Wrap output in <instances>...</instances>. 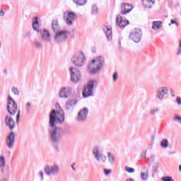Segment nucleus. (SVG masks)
Wrapping results in <instances>:
<instances>
[{
  "label": "nucleus",
  "mask_w": 181,
  "mask_h": 181,
  "mask_svg": "<svg viewBox=\"0 0 181 181\" xmlns=\"http://www.w3.org/2000/svg\"><path fill=\"white\" fill-rule=\"evenodd\" d=\"M57 110H52L49 115V142L57 152H60L59 145L60 140L63 138V129L57 127V124H63L66 119L64 117V110L60 107V104L57 103L55 105Z\"/></svg>",
  "instance_id": "obj_1"
},
{
  "label": "nucleus",
  "mask_w": 181,
  "mask_h": 181,
  "mask_svg": "<svg viewBox=\"0 0 181 181\" xmlns=\"http://www.w3.org/2000/svg\"><path fill=\"white\" fill-rule=\"evenodd\" d=\"M95 86H97V81L95 79H90L88 81L82 91L83 98H88V97L94 95L93 90L95 88Z\"/></svg>",
  "instance_id": "obj_2"
},
{
  "label": "nucleus",
  "mask_w": 181,
  "mask_h": 181,
  "mask_svg": "<svg viewBox=\"0 0 181 181\" xmlns=\"http://www.w3.org/2000/svg\"><path fill=\"white\" fill-rule=\"evenodd\" d=\"M69 35H70V31L66 30H59L55 33L54 36V42L57 45H62L66 42L69 39Z\"/></svg>",
  "instance_id": "obj_3"
},
{
  "label": "nucleus",
  "mask_w": 181,
  "mask_h": 181,
  "mask_svg": "<svg viewBox=\"0 0 181 181\" xmlns=\"http://www.w3.org/2000/svg\"><path fill=\"white\" fill-rule=\"evenodd\" d=\"M76 67H83L86 64V56L83 51L76 53L71 59Z\"/></svg>",
  "instance_id": "obj_4"
},
{
  "label": "nucleus",
  "mask_w": 181,
  "mask_h": 181,
  "mask_svg": "<svg viewBox=\"0 0 181 181\" xmlns=\"http://www.w3.org/2000/svg\"><path fill=\"white\" fill-rule=\"evenodd\" d=\"M104 63H105V59L104 57L99 56L96 57V68H90V65L88 66V71L91 74H97V73L100 72V70L104 67Z\"/></svg>",
  "instance_id": "obj_5"
},
{
  "label": "nucleus",
  "mask_w": 181,
  "mask_h": 181,
  "mask_svg": "<svg viewBox=\"0 0 181 181\" xmlns=\"http://www.w3.org/2000/svg\"><path fill=\"white\" fill-rule=\"evenodd\" d=\"M44 172L47 176H57L59 172H60V168L59 167V164L54 163L52 165L46 164L44 168Z\"/></svg>",
  "instance_id": "obj_6"
},
{
  "label": "nucleus",
  "mask_w": 181,
  "mask_h": 181,
  "mask_svg": "<svg viewBox=\"0 0 181 181\" xmlns=\"http://www.w3.org/2000/svg\"><path fill=\"white\" fill-rule=\"evenodd\" d=\"M7 112L10 115H15L16 112H18V104L11 95L8 96V101H7Z\"/></svg>",
  "instance_id": "obj_7"
},
{
  "label": "nucleus",
  "mask_w": 181,
  "mask_h": 181,
  "mask_svg": "<svg viewBox=\"0 0 181 181\" xmlns=\"http://www.w3.org/2000/svg\"><path fill=\"white\" fill-rule=\"evenodd\" d=\"M69 73L71 74V81L73 83L80 81V79L81 78V73L80 72V70H78L77 68L71 66L69 68Z\"/></svg>",
  "instance_id": "obj_8"
},
{
  "label": "nucleus",
  "mask_w": 181,
  "mask_h": 181,
  "mask_svg": "<svg viewBox=\"0 0 181 181\" xmlns=\"http://www.w3.org/2000/svg\"><path fill=\"white\" fill-rule=\"evenodd\" d=\"M78 103V99L77 98L69 99L65 103V106H64L65 111H66L67 112H73V111H74V107L77 105Z\"/></svg>",
  "instance_id": "obj_9"
},
{
  "label": "nucleus",
  "mask_w": 181,
  "mask_h": 181,
  "mask_svg": "<svg viewBox=\"0 0 181 181\" xmlns=\"http://www.w3.org/2000/svg\"><path fill=\"white\" fill-rule=\"evenodd\" d=\"M129 39L134 43H139L142 39V30L136 28L134 32L130 33Z\"/></svg>",
  "instance_id": "obj_10"
},
{
  "label": "nucleus",
  "mask_w": 181,
  "mask_h": 181,
  "mask_svg": "<svg viewBox=\"0 0 181 181\" xmlns=\"http://www.w3.org/2000/svg\"><path fill=\"white\" fill-rule=\"evenodd\" d=\"M121 15L122 14H119L116 16V23L119 28L124 29V28L129 25V21L127 20V18L122 17Z\"/></svg>",
  "instance_id": "obj_11"
},
{
  "label": "nucleus",
  "mask_w": 181,
  "mask_h": 181,
  "mask_svg": "<svg viewBox=\"0 0 181 181\" xmlns=\"http://www.w3.org/2000/svg\"><path fill=\"white\" fill-rule=\"evenodd\" d=\"M87 117H88V108L83 107L78 112L77 121L78 122H84L87 119Z\"/></svg>",
  "instance_id": "obj_12"
},
{
  "label": "nucleus",
  "mask_w": 181,
  "mask_h": 181,
  "mask_svg": "<svg viewBox=\"0 0 181 181\" xmlns=\"http://www.w3.org/2000/svg\"><path fill=\"white\" fill-rule=\"evenodd\" d=\"M6 145L8 149L15 146V132H11L6 138Z\"/></svg>",
  "instance_id": "obj_13"
},
{
  "label": "nucleus",
  "mask_w": 181,
  "mask_h": 181,
  "mask_svg": "<svg viewBox=\"0 0 181 181\" xmlns=\"http://www.w3.org/2000/svg\"><path fill=\"white\" fill-rule=\"evenodd\" d=\"M40 32H37V33H40V37L42 40H45L46 42H50L52 40L50 32L47 29L44 28L42 30L39 29Z\"/></svg>",
  "instance_id": "obj_14"
},
{
  "label": "nucleus",
  "mask_w": 181,
  "mask_h": 181,
  "mask_svg": "<svg viewBox=\"0 0 181 181\" xmlns=\"http://www.w3.org/2000/svg\"><path fill=\"white\" fill-rule=\"evenodd\" d=\"M71 87H64L59 91L60 98H69L71 95Z\"/></svg>",
  "instance_id": "obj_15"
},
{
  "label": "nucleus",
  "mask_w": 181,
  "mask_h": 181,
  "mask_svg": "<svg viewBox=\"0 0 181 181\" xmlns=\"http://www.w3.org/2000/svg\"><path fill=\"white\" fill-rule=\"evenodd\" d=\"M132 9H134V7H132L131 4L123 3L121 6L120 15H127V13H129Z\"/></svg>",
  "instance_id": "obj_16"
},
{
  "label": "nucleus",
  "mask_w": 181,
  "mask_h": 181,
  "mask_svg": "<svg viewBox=\"0 0 181 181\" xmlns=\"http://www.w3.org/2000/svg\"><path fill=\"white\" fill-rule=\"evenodd\" d=\"M168 93H169V90H168L167 87L159 88L158 90L157 91L156 97L158 98V100H162Z\"/></svg>",
  "instance_id": "obj_17"
},
{
  "label": "nucleus",
  "mask_w": 181,
  "mask_h": 181,
  "mask_svg": "<svg viewBox=\"0 0 181 181\" xmlns=\"http://www.w3.org/2000/svg\"><path fill=\"white\" fill-rule=\"evenodd\" d=\"M5 123L6 127H8L10 131H13L15 129V120L9 115H6Z\"/></svg>",
  "instance_id": "obj_18"
},
{
  "label": "nucleus",
  "mask_w": 181,
  "mask_h": 181,
  "mask_svg": "<svg viewBox=\"0 0 181 181\" xmlns=\"http://www.w3.org/2000/svg\"><path fill=\"white\" fill-rule=\"evenodd\" d=\"M92 153L95 159L98 162H100V160H101L102 154L100 153V148H98V146L93 147L92 150Z\"/></svg>",
  "instance_id": "obj_19"
},
{
  "label": "nucleus",
  "mask_w": 181,
  "mask_h": 181,
  "mask_svg": "<svg viewBox=\"0 0 181 181\" xmlns=\"http://www.w3.org/2000/svg\"><path fill=\"white\" fill-rule=\"evenodd\" d=\"M103 32H105V35L108 40V42H111L112 40V30L111 28L107 26H105L103 28Z\"/></svg>",
  "instance_id": "obj_20"
},
{
  "label": "nucleus",
  "mask_w": 181,
  "mask_h": 181,
  "mask_svg": "<svg viewBox=\"0 0 181 181\" xmlns=\"http://www.w3.org/2000/svg\"><path fill=\"white\" fill-rule=\"evenodd\" d=\"M33 29L35 30V32H40L39 31V18L37 16H35L33 19Z\"/></svg>",
  "instance_id": "obj_21"
},
{
  "label": "nucleus",
  "mask_w": 181,
  "mask_h": 181,
  "mask_svg": "<svg viewBox=\"0 0 181 181\" xmlns=\"http://www.w3.org/2000/svg\"><path fill=\"white\" fill-rule=\"evenodd\" d=\"M141 2L144 8H148L149 9H151L152 5L155 4V1L153 0H141Z\"/></svg>",
  "instance_id": "obj_22"
},
{
  "label": "nucleus",
  "mask_w": 181,
  "mask_h": 181,
  "mask_svg": "<svg viewBox=\"0 0 181 181\" xmlns=\"http://www.w3.org/2000/svg\"><path fill=\"white\" fill-rule=\"evenodd\" d=\"M52 29L54 33H57L60 30V25H59V21L57 20L52 21Z\"/></svg>",
  "instance_id": "obj_23"
},
{
  "label": "nucleus",
  "mask_w": 181,
  "mask_h": 181,
  "mask_svg": "<svg viewBox=\"0 0 181 181\" xmlns=\"http://www.w3.org/2000/svg\"><path fill=\"white\" fill-rule=\"evenodd\" d=\"M33 46L37 49H43V43L38 39L34 40Z\"/></svg>",
  "instance_id": "obj_24"
},
{
  "label": "nucleus",
  "mask_w": 181,
  "mask_h": 181,
  "mask_svg": "<svg viewBox=\"0 0 181 181\" xmlns=\"http://www.w3.org/2000/svg\"><path fill=\"white\" fill-rule=\"evenodd\" d=\"M142 180H148V168H144L141 171Z\"/></svg>",
  "instance_id": "obj_25"
},
{
  "label": "nucleus",
  "mask_w": 181,
  "mask_h": 181,
  "mask_svg": "<svg viewBox=\"0 0 181 181\" xmlns=\"http://www.w3.org/2000/svg\"><path fill=\"white\" fill-rule=\"evenodd\" d=\"M64 19L66 23V25H68V26H71V25H73L74 20L73 18H70L69 17L66 16V13H64Z\"/></svg>",
  "instance_id": "obj_26"
},
{
  "label": "nucleus",
  "mask_w": 181,
  "mask_h": 181,
  "mask_svg": "<svg viewBox=\"0 0 181 181\" xmlns=\"http://www.w3.org/2000/svg\"><path fill=\"white\" fill-rule=\"evenodd\" d=\"M107 158H108V161L110 162V163H111V165H112L114 162H115V157L114 156V154H112V153L108 152Z\"/></svg>",
  "instance_id": "obj_27"
},
{
  "label": "nucleus",
  "mask_w": 181,
  "mask_h": 181,
  "mask_svg": "<svg viewBox=\"0 0 181 181\" xmlns=\"http://www.w3.org/2000/svg\"><path fill=\"white\" fill-rule=\"evenodd\" d=\"M162 26V21H153L152 29H160Z\"/></svg>",
  "instance_id": "obj_28"
},
{
  "label": "nucleus",
  "mask_w": 181,
  "mask_h": 181,
  "mask_svg": "<svg viewBox=\"0 0 181 181\" xmlns=\"http://www.w3.org/2000/svg\"><path fill=\"white\" fill-rule=\"evenodd\" d=\"M160 146L161 148H166L169 146V141H168V139H163L160 141Z\"/></svg>",
  "instance_id": "obj_29"
},
{
  "label": "nucleus",
  "mask_w": 181,
  "mask_h": 181,
  "mask_svg": "<svg viewBox=\"0 0 181 181\" xmlns=\"http://www.w3.org/2000/svg\"><path fill=\"white\" fill-rule=\"evenodd\" d=\"M74 4L79 6H83L87 3V0H74Z\"/></svg>",
  "instance_id": "obj_30"
},
{
  "label": "nucleus",
  "mask_w": 181,
  "mask_h": 181,
  "mask_svg": "<svg viewBox=\"0 0 181 181\" xmlns=\"http://www.w3.org/2000/svg\"><path fill=\"white\" fill-rule=\"evenodd\" d=\"M98 6L95 4H93L92 6L91 15H98Z\"/></svg>",
  "instance_id": "obj_31"
},
{
  "label": "nucleus",
  "mask_w": 181,
  "mask_h": 181,
  "mask_svg": "<svg viewBox=\"0 0 181 181\" xmlns=\"http://www.w3.org/2000/svg\"><path fill=\"white\" fill-rule=\"evenodd\" d=\"M25 111L27 114H30V111H32V103L30 102L25 104Z\"/></svg>",
  "instance_id": "obj_32"
},
{
  "label": "nucleus",
  "mask_w": 181,
  "mask_h": 181,
  "mask_svg": "<svg viewBox=\"0 0 181 181\" xmlns=\"http://www.w3.org/2000/svg\"><path fill=\"white\" fill-rule=\"evenodd\" d=\"M76 17H77V16H76V13L74 12H72V11H69L66 14V18H69L71 19H74V21H76Z\"/></svg>",
  "instance_id": "obj_33"
},
{
  "label": "nucleus",
  "mask_w": 181,
  "mask_h": 181,
  "mask_svg": "<svg viewBox=\"0 0 181 181\" xmlns=\"http://www.w3.org/2000/svg\"><path fill=\"white\" fill-rule=\"evenodd\" d=\"M5 157L4 156H0V168H5Z\"/></svg>",
  "instance_id": "obj_34"
},
{
  "label": "nucleus",
  "mask_w": 181,
  "mask_h": 181,
  "mask_svg": "<svg viewBox=\"0 0 181 181\" xmlns=\"http://www.w3.org/2000/svg\"><path fill=\"white\" fill-rule=\"evenodd\" d=\"M11 91L14 95H19V94H21V93L19 92V90L16 87H13L11 88Z\"/></svg>",
  "instance_id": "obj_35"
},
{
  "label": "nucleus",
  "mask_w": 181,
  "mask_h": 181,
  "mask_svg": "<svg viewBox=\"0 0 181 181\" xmlns=\"http://www.w3.org/2000/svg\"><path fill=\"white\" fill-rule=\"evenodd\" d=\"M124 170H126V172H128V173H134V172H135V169H134V168H131L128 166H126L124 168Z\"/></svg>",
  "instance_id": "obj_36"
},
{
  "label": "nucleus",
  "mask_w": 181,
  "mask_h": 181,
  "mask_svg": "<svg viewBox=\"0 0 181 181\" xmlns=\"http://www.w3.org/2000/svg\"><path fill=\"white\" fill-rule=\"evenodd\" d=\"M162 181H175L170 176H164L161 177Z\"/></svg>",
  "instance_id": "obj_37"
},
{
  "label": "nucleus",
  "mask_w": 181,
  "mask_h": 181,
  "mask_svg": "<svg viewBox=\"0 0 181 181\" xmlns=\"http://www.w3.org/2000/svg\"><path fill=\"white\" fill-rule=\"evenodd\" d=\"M20 119H21V110H19L16 115V124H19Z\"/></svg>",
  "instance_id": "obj_38"
},
{
  "label": "nucleus",
  "mask_w": 181,
  "mask_h": 181,
  "mask_svg": "<svg viewBox=\"0 0 181 181\" xmlns=\"http://www.w3.org/2000/svg\"><path fill=\"white\" fill-rule=\"evenodd\" d=\"M174 121H175V122L181 123V117L177 115H175V117H174Z\"/></svg>",
  "instance_id": "obj_39"
},
{
  "label": "nucleus",
  "mask_w": 181,
  "mask_h": 181,
  "mask_svg": "<svg viewBox=\"0 0 181 181\" xmlns=\"http://www.w3.org/2000/svg\"><path fill=\"white\" fill-rule=\"evenodd\" d=\"M156 112H159V109L156 108V109L151 110L150 111L151 115H155V114H156Z\"/></svg>",
  "instance_id": "obj_40"
},
{
  "label": "nucleus",
  "mask_w": 181,
  "mask_h": 181,
  "mask_svg": "<svg viewBox=\"0 0 181 181\" xmlns=\"http://www.w3.org/2000/svg\"><path fill=\"white\" fill-rule=\"evenodd\" d=\"M169 26H170V25H176V26H179V23H177L176 21L171 19L170 20V23L168 24Z\"/></svg>",
  "instance_id": "obj_41"
},
{
  "label": "nucleus",
  "mask_w": 181,
  "mask_h": 181,
  "mask_svg": "<svg viewBox=\"0 0 181 181\" xmlns=\"http://www.w3.org/2000/svg\"><path fill=\"white\" fill-rule=\"evenodd\" d=\"M148 152V150H146L145 151H143L141 154V158L142 159H146V153Z\"/></svg>",
  "instance_id": "obj_42"
},
{
  "label": "nucleus",
  "mask_w": 181,
  "mask_h": 181,
  "mask_svg": "<svg viewBox=\"0 0 181 181\" xmlns=\"http://www.w3.org/2000/svg\"><path fill=\"white\" fill-rule=\"evenodd\" d=\"M103 172H104V174L105 175V176H108V175H110V173H111V170L105 168V169H103Z\"/></svg>",
  "instance_id": "obj_43"
},
{
  "label": "nucleus",
  "mask_w": 181,
  "mask_h": 181,
  "mask_svg": "<svg viewBox=\"0 0 181 181\" xmlns=\"http://www.w3.org/2000/svg\"><path fill=\"white\" fill-rule=\"evenodd\" d=\"M113 81H117V80L118 79V73L117 72H115L113 74Z\"/></svg>",
  "instance_id": "obj_44"
},
{
  "label": "nucleus",
  "mask_w": 181,
  "mask_h": 181,
  "mask_svg": "<svg viewBox=\"0 0 181 181\" xmlns=\"http://www.w3.org/2000/svg\"><path fill=\"white\" fill-rule=\"evenodd\" d=\"M44 173H43V171H40L39 173V176L40 177V180H43V179H45V176H44Z\"/></svg>",
  "instance_id": "obj_45"
},
{
  "label": "nucleus",
  "mask_w": 181,
  "mask_h": 181,
  "mask_svg": "<svg viewBox=\"0 0 181 181\" xmlns=\"http://www.w3.org/2000/svg\"><path fill=\"white\" fill-rule=\"evenodd\" d=\"M100 159L102 160V162H103V163H105V162H107V156H103V154L102 157H100Z\"/></svg>",
  "instance_id": "obj_46"
},
{
  "label": "nucleus",
  "mask_w": 181,
  "mask_h": 181,
  "mask_svg": "<svg viewBox=\"0 0 181 181\" xmlns=\"http://www.w3.org/2000/svg\"><path fill=\"white\" fill-rule=\"evenodd\" d=\"M176 103H177V104H178V105H181V98L180 97L176 98Z\"/></svg>",
  "instance_id": "obj_47"
},
{
  "label": "nucleus",
  "mask_w": 181,
  "mask_h": 181,
  "mask_svg": "<svg viewBox=\"0 0 181 181\" xmlns=\"http://www.w3.org/2000/svg\"><path fill=\"white\" fill-rule=\"evenodd\" d=\"M158 168H159V165H156L155 166H153V172H157L158 171Z\"/></svg>",
  "instance_id": "obj_48"
},
{
  "label": "nucleus",
  "mask_w": 181,
  "mask_h": 181,
  "mask_svg": "<svg viewBox=\"0 0 181 181\" xmlns=\"http://www.w3.org/2000/svg\"><path fill=\"white\" fill-rule=\"evenodd\" d=\"M176 54H177V56H180V54H181V47H179V48L177 49Z\"/></svg>",
  "instance_id": "obj_49"
},
{
  "label": "nucleus",
  "mask_w": 181,
  "mask_h": 181,
  "mask_svg": "<svg viewBox=\"0 0 181 181\" xmlns=\"http://www.w3.org/2000/svg\"><path fill=\"white\" fill-rule=\"evenodd\" d=\"M150 160L151 162H155V155H151L150 157Z\"/></svg>",
  "instance_id": "obj_50"
},
{
  "label": "nucleus",
  "mask_w": 181,
  "mask_h": 181,
  "mask_svg": "<svg viewBox=\"0 0 181 181\" xmlns=\"http://www.w3.org/2000/svg\"><path fill=\"white\" fill-rule=\"evenodd\" d=\"M64 132L69 133L70 132V129L69 127H65L64 129Z\"/></svg>",
  "instance_id": "obj_51"
},
{
  "label": "nucleus",
  "mask_w": 181,
  "mask_h": 181,
  "mask_svg": "<svg viewBox=\"0 0 181 181\" xmlns=\"http://www.w3.org/2000/svg\"><path fill=\"white\" fill-rule=\"evenodd\" d=\"M5 15V12L4 11V10H1L0 11V16H4Z\"/></svg>",
  "instance_id": "obj_52"
},
{
  "label": "nucleus",
  "mask_w": 181,
  "mask_h": 181,
  "mask_svg": "<svg viewBox=\"0 0 181 181\" xmlns=\"http://www.w3.org/2000/svg\"><path fill=\"white\" fill-rule=\"evenodd\" d=\"M95 63H97V58L92 59L91 64H94Z\"/></svg>",
  "instance_id": "obj_53"
},
{
  "label": "nucleus",
  "mask_w": 181,
  "mask_h": 181,
  "mask_svg": "<svg viewBox=\"0 0 181 181\" xmlns=\"http://www.w3.org/2000/svg\"><path fill=\"white\" fill-rule=\"evenodd\" d=\"M170 93L171 94L172 97H175V91H173L172 89L170 90Z\"/></svg>",
  "instance_id": "obj_54"
},
{
  "label": "nucleus",
  "mask_w": 181,
  "mask_h": 181,
  "mask_svg": "<svg viewBox=\"0 0 181 181\" xmlns=\"http://www.w3.org/2000/svg\"><path fill=\"white\" fill-rule=\"evenodd\" d=\"M76 165V163H74L71 165V168L73 169V170L76 171V168H74V165Z\"/></svg>",
  "instance_id": "obj_55"
},
{
  "label": "nucleus",
  "mask_w": 181,
  "mask_h": 181,
  "mask_svg": "<svg viewBox=\"0 0 181 181\" xmlns=\"http://www.w3.org/2000/svg\"><path fill=\"white\" fill-rule=\"evenodd\" d=\"M0 181H8V179H6V178H3V179L1 180Z\"/></svg>",
  "instance_id": "obj_56"
},
{
  "label": "nucleus",
  "mask_w": 181,
  "mask_h": 181,
  "mask_svg": "<svg viewBox=\"0 0 181 181\" xmlns=\"http://www.w3.org/2000/svg\"><path fill=\"white\" fill-rule=\"evenodd\" d=\"M179 172H181V165H179Z\"/></svg>",
  "instance_id": "obj_57"
},
{
  "label": "nucleus",
  "mask_w": 181,
  "mask_h": 181,
  "mask_svg": "<svg viewBox=\"0 0 181 181\" xmlns=\"http://www.w3.org/2000/svg\"><path fill=\"white\" fill-rule=\"evenodd\" d=\"M27 36H30V32H28V33H27Z\"/></svg>",
  "instance_id": "obj_58"
},
{
  "label": "nucleus",
  "mask_w": 181,
  "mask_h": 181,
  "mask_svg": "<svg viewBox=\"0 0 181 181\" xmlns=\"http://www.w3.org/2000/svg\"><path fill=\"white\" fill-rule=\"evenodd\" d=\"M93 53H95V49H92Z\"/></svg>",
  "instance_id": "obj_59"
},
{
  "label": "nucleus",
  "mask_w": 181,
  "mask_h": 181,
  "mask_svg": "<svg viewBox=\"0 0 181 181\" xmlns=\"http://www.w3.org/2000/svg\"><path fill=\"white\" fill-rule=\"evenodd\" d=\"M4 73H8V71L6 69H4Z\"/></svg>",
  "instance_id": "obj_60"
},
{
  "label": "nucleus",
  "mask_w": 181,
  "mask_h": 181,
  "mask_svg": "<svg viewBox=\"0 0 181 181\" xmlns=\"http://www.w3.org/2000/svg\"><path fill=\"white\" fill-rule=\"evenodd\" d=\"M1 171L4 173V168H1Z\"/></svg>",
  "instance_id": "obj_61"
},
{
  "label": "nucleus",
  "mask_w": 181,
  "mask_h": 181,
  "mask_svg": "<svg viewBox=\"0 0 181 181\" xmlns=\"http://www.w3.org/2000/svg\"><path fill=\"white\" fill-rule=\"evenodd\" d=\"M175 153V152L174 151V152H173V153Z\"/></svg>",
  "instance_id": "obj_62"
}]
</instances>
